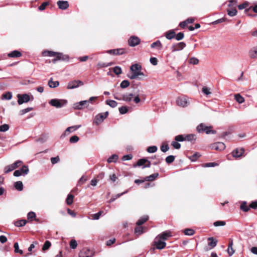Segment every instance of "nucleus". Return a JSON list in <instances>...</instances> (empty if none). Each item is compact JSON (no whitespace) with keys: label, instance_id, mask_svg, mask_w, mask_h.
I'll return each mask as SVG.
<instances>
[{"label":"nucleus","instance_id":"obj_12","mask_svg":"<svg viewBox=\"0 0 257 257\" xmlns=\"http://www.w3.org/2000/svg\"><path fill=\"white\" fill-rule=\"evenodd\" d=\"M83 83L80 80H74L70 82L67 85V89H71L78 87L79 85H83Z\"/></svg>","mask_w":257,"mask_h":257},{"label":"nucleus","instance_id":"obj_1","mask_svg":"<svg viewBox=\"0 0 257 257\" xmlns=\"http://www.w3.org/2000/svg\"><path fill=\"white\" fill-rule=\"evenodd\" d=\"M130 70L132 73L131 74H127V76L131 79L137 78L141 79L139 76H144L143 72H142V67L139 64H135L132 65L130 67Z\"/></svg>","mask_w":257,"mask_h":257},{"label":"nucleus","instance_id":"obj_10","mask_svg":"<svg viewBox=\"0 0 257 257\" xmlns=\"http://www.w3.org/2000/svg\"><path fill=\"white\" fill-rule=\"evenodd\" d=\"M141 40L136 36H133L128 40V45L131 47H135L140 44Z\"/></svg>","mask_w":257,"mask_h":257},{"label":"nucleus","instance_id":"obj_52","mask_svg":"<svg viewBox=\"0 0 257 257\" xmlns=\"http://www.w3.org/2000/svg\"><path fill=\"white\" fill-rule=\"evenodd\" d=\"M240 208L243 211L247 212L249 210V208L247 206L245 202H243L240 205Z\"/></svg>","mask_w":257,"mask_h":257},{"label":"nucleus","instance_id":"obj_7","mask_svg":"<svg viewBox=\"0 0 257 257\" xmlns=\"http://www.w3.org/2000/svg\"><path fill=\"white\" fill-rule=\"evenodd\" d=\"M177 104L181 107H186L189 104L188 98L186 96L179 97L176 100Z\"/></svg>","mask_w":257,"mask_h":257},{"label":"nucleus","instance_id":"obj_15","mask_svg":"<svg viewBox=\"0 0 257 257\" xmlns=\"http://www.w3.org/2000/svg\"><path fill=\"white\" fill-rule=\"evenodd\" d=\"M57 5L58 8L62 10H66L69 6L68 2L67 1H58Z\"/></svg>","mask_w":257,"mask_h":257},{"label":"nucleus","instance_id":"obj_8","mask_svg":"<svg viewBox=\"0 0 257 257\" xmlns=\"http://www.w3.org/2000/svg\"><path fill=\"white\" fill-rule=\"evenodd\" d=\"M108 114V112L107 111L104 113H99L95 116L94 123H96V124H98L102 122L103 120L107 116Z\"/></svg>","mask_w":257,"mask_h":257},{"label":"nucleus","instance_id":"obj_57","mask_svg":"<svg viewBox=\"0 0 257 257\" xmlns=\"http://www.w3.org/2000/svg\"><path fill=\"white\" fill-rule=\"evenodd\" d=\"M77 246V241L74 239L71 240L70 242V247L72 249H75L76 248Z\"/></svg>","mask_w":257,"mask_h":257},{"label":"nucleus","instance_id":"obj_20","mask_svg":"<svg viewBox=\"0 0 257 257\" xmlns=\"http://www.w3.org/2000/svg\"><path fill=\"white\" fill-rule=\"evenodd\" d=\"M244 153V149L243 148L236 149L232 152V156L234 157L238 158L240 157Z\"/></svg>","mask_w":257,"mask_h":257},{"label":"nucleus","instance_id":"obj_46","mask_svg":"<svg viewBox=\"0 0 257 257\" xmlns=\"http://www.w3.org/2000/svg\"><path fill=\"white\" fill-rule=\"evenodd\" d=\"M113 72L116 75H119L122 73L121 68L119 66H115L113 68Z\"/></svg>","mask_w":257,"mask_h":257},{"label":"nucleus","instance_id":"obj_61","mask_svg":"<svg viewBox=\"0 0 257 257\" xmlns=\"http://www.w3.org/2000/svg\"><path fill=\"white\" fill-rule=\"evenodd\" d=\"M213 225L215 226H224L225 225V222L224 221H217L214 222Z\"/></svg>","mask_w":257,"mask_h":257},{"label":"nucleus","instance_id":"obj_9","mask_svg":"<svg viewBox=\"0 0 257 257\" xmlns=\"http://www.w3.org/2000/svg\"><path fill=\"white\" fill-rule=\"evenodd\" d=\"M93 255V251L86 248L82 249L79 254V257H92Z\"/></svg>","mask_w":257,"mask_h":257},{"label":"nucleus","instance_id":"obj_18","mask_svg":"<svg viewBox=\"0 0 257 257\" xmlns=\"http://www.w3.org/2000/svg\"><path fill=\"white\" fill-rule=\"evenodd\" d=\"M212 148L215 150L221 151L225 149V146L223 143L218 142L213 144L212 146Z\"/></svg>","mask_w":257,"mask_h":257},{"label":"nucleus","instance_id":"obj_38","mask_svg":"<svg viewBox=\"0 0 257 257\" xmlns=\"http://www.w3.org/2000/svg\"><path fill=\"white\" fill-rule=\"evenodd\" d=\"M147 161H148V160H147L146 159H145V158L141 159L138 161L137 164L135 165L134 166V167L141 166L143 165L144 164H145V163H146Z\"/></svg>","mask_w":257,"mask_h":257},{"label":"nucleus","instance_id":"obj_17","mask_svg":"<svg viewBox=\"0 0 257 257\" xmlns=\"http://www.w3.org/2000/svg\"><path fill=\"white\" fill-rule=\"evenodd\" d=\"M248 56L250 58H257V46L252 47L248 52Z\"/></svg>","mask_w":257,"mask_h":257},{"label":"nucleus","instance_id":"obj_55","mask_svg":"<svg viewBox=\"0 0 257 257\" xmlns=\"http://www.w3.org/2000/svg\"><path fill=\"white\" fill-rule=\"evenodd\" d=\"M119 111L120 114H125L128 111L127 107L126 106H121L119 108Z\"/></svg>","mask_w":257,"mask_h":257},{"label":"nucleus","instance_id":"obj_23","mask_svg":"<svg viewBox=\"0 0 257 257\" xmlns=\"http://www.w3.org/2000/svg\"><path fill=\"white\" fill-rule=\"evenodd\" d=\"M48 85L50 88H55L59 86V82L58 81H53V78H51L48 81Z\"/></svg>","mask_w":257,"mask_h":257},{"label":"nucleus","instance_id":"obj_22","mask_svg":"<svg viewBox=\"0 0 257 257\" xmlns=\"http://www.w3.org/2000/svg\"><path fill=\"white\" fill-rule=\"evenodd\" d=\"M160 238H162V240H166L168 239V237L171 236V234L170 231H165L162 233L158 235Z\"/></svg>","mask_w":257,"mask_h":257},{"label":"nucleus","instance_id":"obj_56","mask_svg":"<svg viewBox=\"0 0 257 257\" xmlns=\"http://www.w3.org/2000/svg\"><path fill=\"white\" fill-rule=\"evenodd\" d=\"M184 37V34L182 32H180L177 35L175 34V38L177 41L181 40Z\"/></svg>","mask_w":257,"mask_h":257},{"label":"nucleus","instance_id":"obj_31","mask_svg":"<svg viewBox=\"0 0 257 257\" xmlns=\"http://www.w3.org/2000/svg\"><path fill=\"white\" fill-rule=\"evenodd\" d=\"M15 187L19 191H22L23 189V184L21 181H17L15 183Z\"/></svg>","mask_w":257,"mask_h":257},{"label":"nucleus","instance_id":"obj_37","mask_svg":"<svg viewBox=\"0 0 257 257\" xmlns=\"http://www.w3.org/2000/svg\"><path fill=\"white\" fill-rule=\"evenodd\" d=\"M106 103L112 108L115 107L117 105V102L112 100H106Z\"/></svg>","mask_w":257,"mask_h":257},{"label":"nucleus","instance_id":"obj_19","mask_svg":"<svg viewBox=\"0 0 257 257\" xmlns=\"http://www.w3.org/2000/svg\"><path fill=\"white\" fill-rule=\"evenodd\" d=\"M233 240L232 239H229V242L227 248V253L228 254V255L229 256H231L232 255V254L234 253V250L233 249Z\"/></svg>","mask_w":257,"mask_h":257},{"label":"nucleus","instance_id":"obj_2","mask_svg":"<svg viewBox=\"0 0 257 257\" xmlns=\"http://www.w3.org/2000/svg\"><path fill=\"white\" fill-rule=\"evenodd\" d=\"M49 103L57 108H61L66 105L67 103V101L65 99H51Z\"/></svg>","mask_w":257,"mask_h":257},{"label":"nucleus","instance_id":"obj_58","mask_svg":"<svg viewBox=\"0 0 257 257\" xmlns=\"http://www.w3.org/2000/svg\"><path fill=\"white\" fill-rule=\"evenodd\" d=\"M189 63L193 65H196L199 63V60L196 58L192 57L189 60Z\"/></svg>","mask_w":257,"mask_h":257},{"label":"nucleus","instance_id":"obj_34","mask_svg":"<svg viewBox=\"0 0 257 257\" xmlns=\"http://www.w3.org/2000/svg\"><path fill=\"white\" fill-rule=\"evenodd\" d=\"M27 223L26 220H18L15 222V225L18 227H21L24 226Z\"/></svg>","mask_w":257,"mask_h":257},{"label":"nucleus","instance_id":"obj_13","mask_svg":"<svg viewBox=\"0 0 257 257\" xmlns=\"http://www.w3.org/2000/svg\"><path fill=\"white\" fill-rule=\"evenodd\" d=\"M186 47V44L184 42H180L176 44H174L172 47V52L180 51L183 50Z\"/></svg>","mask_w":257,"mask_h":257},{"label":"nucleus","instance_id":"obj_14","mask_svg":"<svg viewBox=\"0 0 257 257\" xmlns=\"http://www.w3.org/2000/svg\"><path fill=\"white\" fill-rule=\"evenodd\" d=\"M55 58H54L52 61L53 63H55L57 61L59 60H68V57L66 55H64L61 53H57L55 55Z\"/></svg>","mask_w":257,"mask_h":257},{"label":"nucleus","instance_id":"obj_16","mask_svg":"<svg viewBox=\"0 0 257 257\" xmlns=\"http://www.w3.org/2000/svg\"><path fill=\"white\" fill-rule=\"evenodd\" d=\"M106 53L111 55H122L125 53L123 49H112L107 50Z\"/></svg>","mask_w":257,"mask_h":257},{"label":"nucleus","instance_id":"obj_59","mask_svg":"<svg viewBox=\"0 0 257 257\" xmlns=\"http://www.w3.org/2000/svg\"><path fill=\"white\" fill-rule=\"evenodd\" d=\"M102 213V211H100L98 213L93 214L92 216V218L94 220H98L100 218Z\"/></svg>","mask_w":257,"mask_h":257},{"label":"nucleus","instance_id":"obj_44","mask_svg":"<svg viewBox=\"0 0 257 257\" xmlns=\"http://www.w3.org/2000/svg\"><path fill=\"white\" fill-rule=\"evenodd\" d=\"M157 147L156 146H153L149 147L147 148V151L148 153H154L157 151Z\"/></svg>","mask_w":257,"mask_h":257},{"label":"nucleus","instance_id":"obj_26","mask_svg":"<svg viewBox=\"0 0 257 257\" xmlns=\"http://www.w3.org/2000/svg\"><path fill=\"white\" fill-rule=\"evenodd\" d=\"M22 54L21 52L17 50H15L8 54L9 57H19L21 56Z\"/></svg>","mask_w":257,"mask_h":257},{"label":"nucleus","instance_id":"obj_29","mask_svg":"<svg viewBox=\"0 0 257 257\" xmlns=\"http://www.w3.org/2000/svg\"><path fill=\"white\" fill-rule=\"evenodd\" d=\"M212 126H206V127H205V130H204V132L206 134H216V131L212 130Z\"/></svg>","mask_w":257,"mask_h":257},{"label":"nucleus","instance_id":"obj_42","mask_svg":"<svg viewBox=\"0 0 257 257\" xmlns=\"http://www.w3.org/2000/svg\"><path fill=\"white\" fill-rule=\"evenodd\" d=\"M73 196L71 194H69L66 198V202L68 205H71L73 203Z\"/></svg>","mask_w":257,"mask_h":257},{"label":"nucleus","instance_id":"obj_25","mask_svg":"<svg viewBox=\"0 0 257 257\" xmlns=\"http://www.w3.org/2000/svg\"><path fill=\"white\" fill-rule=\"evenodd\" d=\"M175 32L174 31V30H170L166 33V37L169 40L172 39L173 38H175Z\"/></svg>","mask_w":257,"mask_h":257},{"label":"nucleus","instance_id":"obj_48","mask_svg":"<svg viewBox=\"0 0 257 257\" xmlns=\"http://www.w3.org/2000/svg\"><path fill=\"white\" fill-rule=\"evenodd\" d=\"M20 170L21 171L22 174L24 175H27L29 171L28 167L25 165L23 166Z\"/></svg>","mask_w":257,"mask_h":257},{"label":"nucleus","instance_id":"obj_6","mask_svg":"<svg viewBox=\"0 0 257 257\" xmlns=\"http://www.w3.org/2000/svg\"><path fill=\"white\" fill-rule=\"evenodd\" d=\"M17 97L18 98V103L19 105L27 103L30 100L29 95L27 94H18Z\"/></svg>","mask_w":257,"mask_h":257},{"label":"nucleus","instance_id":"obj_36","mask_svg":"<svg viewBox=\"0 0 257 257\" xmlns=\"http://www.w3.org/2000/svg\"><path fill=\"white\" fill-rule=\"evenodd\" d=\"M156 47H158L159 49H161L162 47V45L159 40H158L151 44V48H154Z\"/></svg>","mask_w":257,"mask_h":257},{"label":"nucleus","instance_id":"obj_41","mask_svg":"<svg viewBox=\"0 0 257 257\" xmlns=\"http://www.w3.org/2000/svg\"><path fill=\"white\" fill-rule=\"evenodd\" d=\"M14 247L15 248V252L16 253H19L21 254L23 253L22 250L20 249L19 247V244L18 242H15L14 244Z\"/></svg>","mask_w":257,"mask_h":257},{"label":"nucleus","instance_id":"obj_5","mask_svg":"<svg viewBox=\"0 0 257 257\" xmlns=\"http://www.w3.org/2000/svg\"><path fill=\"white\" fill-rule=\"evenodd\" d=\"M154 244L156 246V248L158 249H163L166 245L165 240H162V239L160 238L158 236L155 238Z\"/></svg>","mask_w":257,"mask_h":257},{"label":"nucleus","instance_id":"obj_32","mask_svg":"<svg viewBox=\"0 0 257 257\" xmlns=\"http://www.w3.org/2000/svg\"><path fill=\"white\" fill-rule=\"evenodd\" d=\"M56 53V52L53 51H45L43 52V55L44 56L55 57Z\"/></svg>","mask_w":257,"mask_h":257},{"label":"nucleus","instance_id":"obj_24","mask_svg":"<svg viewBox=\"0 0 257 257\" xmlns=\"http://www.w3.org/2000/svg\"><path fill=\"white\" fill-rule=\"evenodd\" d=\"M208 240L209 241L208 242V245L210 246V248H213L216 245L217 240L216 239H214L213 238V237H209L208 238Z\"/></svg>","mask_w":257,"mask_h":257},{"label":"nucleus","instance_id":"obj_53","mask_svg":"<svg viewBox=\"0 0 257 257\" xmlns=\"http://www.w3.org/2000/svg\"><path fill=\"white\" fill-rule=\"evenodd\" d=\"M175 160V157L173 155H170L166 157L165 160L167 163L170 164L172 163Z\"/></svg>","mask_w":257,"mask_h":257},{"label":"nucleus","instance_id":"obj_63","mask_svg":"<svg viewBox=\"0 0 257 257\" xmlns=\"http://www.w3.org/2000/svg\"><path fill=\"white\" fill-rule=\"evenodd\" d=\"M69 141L71 143H75L79 141V138L77 136H73L70 138Z\"/></svg>","mask_w":257,"mask_h":257},{"label":"nucleus","instance_id":"obj_30","mask_svg":"<svg viewBox=\"0 0 257 257\" xmlns=\"http://www.w3.org/2000/svg\"><path fill=\"white\" fill-rule=\"evenodd\" d=\"M235 100L239 103H242L244 101V98L239 94H236L234 95Z\"/></svg>","mask_w":257,"mask_h":257},{"label":"nucleus","instance_id":"obj_40","mask_svg":"<svg viewBox=\"0 0 257 257\" xmlns=\"http://www.w3.org/2000/svg\"><path fill=\"white\" fill-rule=\"evenodd\" d=\"M159 175L158 173H155L149 176H147L146 179L147 181H150L155 180Z\"/></svg>","mask_w":257,"mask_h":257},{"label":"nucleus","instance_id":"obj_54","mask_svg":"<svg viewBox=\"0 0 257 257\" xmlns=\"http://www.w3.org/2000/svg\"><path fill=\"white\" fill-rule=\"evenodd\" d=\"M9 125L7 124H4L0 126V131L5 132L9 129Z\"/></svg>","mask_w":257,"mask_h":257},{"label":"nucleus","instance_id":"obj_3","mask_svg":"<svg viewBox=\"0 0 257 257\" xmlns=\"http://www.w3.org/2000/svg\"><path fill=\"white\" fill-rule=\"evenodd\" d=\"M133 95H134L133 93L125 94L122 95L121 96H119L117 94H114V98L117 100H122L126 102H130L132 100Z\"/></svg>","mask_w":257,"mask_h":257},{"label":"nucleus","instance_id":"obj_43","mask_svg":"<svg viewBox=\"0 0 257 257\" xmlns=\"http://www.w3.org/2000/svg\"><path fill=\"white\" fill-rule=\"evenodd\" d=\"M184 234L186 235H192L194 234L195 231L191 228H187L184 230Z\"/></svg>","mask_w":257,"mask_h":257},{"label":"nucleus","instance_id":"obj_50","mask_svg":"<svg viewBox=\"0 0 257 257\" xmlns=\"http://www.w3.org/2000/svg\"><path fill=\"white\" fill-rule=\"evenodd\" d=\"M143 227L142 226H138L135 228V233L137 235H140L144 232Z\"/></svg>","mask_w":257,"mask_h":257},{"label":"nucleus","instance_id":"obj_27","mask_svg":"<svg viewBox=\"0 0 257 257\" xmlns=\"http://www.w3.org/2000/svg\"><path fill=\"white\" fill-rule=\"evenodd\" d=\"M149 219L148 216L145 215L143 217H141L140 219L138 220L136 224L137 225L140 226L145 223L146 221H147Z\"/></svg>","mask_w":257,"mask_h":257},{"label":"nucleus","instance_id":"obj_33","mask_svg":"<svg viewBox=\"0 0 257 257\" xmlns=\"http://www.w3.org/2000/svg\"><path fill=\"white\" fill-rule=\"evenodd\" d=\"M118 159V157L116 155H112L109 157L107 159L108 163H110L111 162H116Z\"/></svg>","mask_w":257,"mask_h":257},{"label":"nucleus","instance_id":"obj_51","mask_svg":"<svg viewBox=\"0 0 257 257\" xmlns=\"http://www.w3.org/2000/svg\"><path fill=\"white\" fill-rule=\"evenodd\" d=\"M51 243L49 241H46L44 244L43 246L42 250L44 251L47 250L51 246Z\"/></svg>","mask_w":257,"mask_h":257},{"label":"nucleus","instance_id":"obj_60","mask_svg":"<svg viewBox=\"0 0 257 257\" xmlns=\"http://www.w3.org/2000/svg\"><path fill=\"white\" fill-rule=\"evenodd\" d=\"M172 146L176 149H179L181 147V145L177 141H173L171 143Z\"/></svg>","mask_w":257,"mask_h":257},{"label":"nucleus","instance_id":"obj_11","mask_svg":"<svg viewBox=\"0 0 257 257\" xmlns=\"http://www.w3.org/2000/svg\"><path fill=\"white\" fill-rule=\"evenodd\" d=\"M89 105L87 103V100L81 101L74 104L73 108L75 109H82L83 107H87Z\"/></svg>","mask_w":257,"mask_h":257},{"label":"nucleus","instance_id":"obj_4","mask_svg":"<svg viewBox=\"0 0 257 257\" xmlns=\"http://www.w3.org/2000/svg\"><path fill=\"white\" fill-rule=\"evenodd\" d=\"M22 164H23L22 161H21L20 160H18L11 165L7 166L5 168V170H4L5 173H8L12 171L16 168H18L19 166H21Z\"/></svg>","mask_w":257,"mask_h":257},{"label":"nucleus","instance_id":"obj_39","mask_svg":"<svg viewBox=\"0 0 257 257\" xmlns=\"http://www.w3.org/2000/svg\"><path fill=\"white\" fill-rule=\"evenodd\" d=\"M227 11V14L230 17L235 16L237 13V10H236V9H228Z\"/></svg>","mask_w":257,"mask_h":257},{"label":"nucleus","instance_id":"obj_49","mask_svg":"<svg viewBox=\"0 0 257 257\" xmlns=\"http://www.w3.org/2000/svg\"><path fill=\"white\" fill-rule=\"evenodd\" d=\"M32 109H33L32 107H28L27 108L22 109L19 111V114L20 115H23L25 114V113L31 111Z\"/></svg>","mask_w":257,"mask_h":257},{"label":"nucleus","instance_id":"obj_45","mask_svg":"<svg viewBox=\"0 0 257 257\" xmlns=\"http://www.w3.org/2000/svg\"><path fill=\"white\" fill-rule=\"evenodd\" d=\"M196 136L193 134L188 135L185 138V140H187L188 141H192L193 140L195 141L196 140Z\"/></svg>","mask_w":257,"mask_h":257},{"label":"nucleus","instance_id":"obj_64","mask_svg":"<svg viewBox=\"0 0 257 257\" xmlns=\"http://www.w3.org/2000/svg\"><path fill=\"white\" fill-rule=\"evenodd\" d=\"M169 149V147L167 144L162 145L161 147V150L163 152H166Z\"/></svg>","mask_w":257,"mask_h":257},{"label":"nucleus","instance_id":"obj_21","mask_svg":"<svg viewBox=\"0 0 257 257\" xmlns=\"http://www.w3.org/2000/svg\"><path fill=\"white\" fill-rule=\"evenodd\" d=\"M80 127H81V125H74V126L68 127L65 130L64 135L65 136L67 135V133L68 134V133L73 132V131L77 130L78 128H79Z\"/></svg>","mask_w":257,"mask_h":257},{"label":"nucleus","instance_id":"obj_47","mask_svg":"<svg viewBox=\"0 0 257 257\" xmlns=\"http://www.w3.org/2000/svg\"><path fill=\"white\" fill-rule=\"evenodd\" d=\"M129 85L130 82L126 80H123L120 84V86L121 88H125L127 87Z\"/></svg>","mask_w":257,"mask_h":257},{"label":"nucleus","instance_id":"obj_28","mask_svg":"<svg viewBox=\"0 0 257 257\" xmlns=\"http://www.w3.org/2000/svg\"><path fill=\"white\" fill-rule=\"evenodd\" d=\"M12 93L10 92H7L3 94L2 96V99L10 100L12 98Z\"/></svg>","mask_w":257,"mask_h":257},{"label":"nucleus","instance_id":"obj_35","mask_svg":"<svg viewBox=\"0 0 257 257\" xmlns=\"http://www.w3.org/2000/svg\"><path fill=\"white\" fill-rule=\"evenodd\" d=\"M205 127H206V125L201 123L197 126L196 130L198 133H201L204 132V130H205Z\"/></svg>","mask_w":257,"mask_h":257},{"label":"nucleus","instance_id":"obj_62","mask_svg":"<svg viewBox=\"0 0 257 257\" xmlns=\"http://www.w3.org/2000/svg\"><path fill=\"white\" fill-rule=\"evenodd\" d=\"M49 3L48 2H44L41 5H40L38 9L40 11H43L46 9V6H47Z\"/></svg>","mask_w":257,"mask_h":257}]
</instances>
